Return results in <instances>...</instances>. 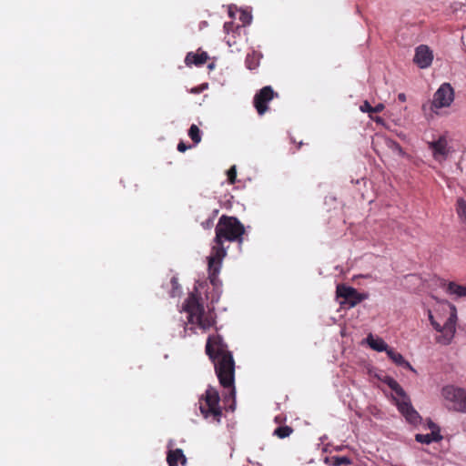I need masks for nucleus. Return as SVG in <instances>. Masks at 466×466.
I'll use <instances>...</instances> for the list:
<instances>
[{"instance_id":"obj_15","label":"nucleus","mask_w":466,"mask_h":466,"mask_svg":"<svg viewBox=\"0 0 466 466\" xmlns=\"http://www.w3.org/2000/svg\"><path fill=\"white\" fill-rule=\"evenodd\" d=\"M208 58V56L206 52H202L200 54L188 53L186 56L185 62L187 66H201L207 62Z\"/></svg>"},{"instance_id":"obj_32","label":"nucleus","mask_w":466,"mask_h":466,"mask_svg":"<svg viewBox=\"0 0 466 466\" xmlns=\"http://www.w3.org/2000/svg\"><path fill=\"white\" fill-rule=\"evenodd\" d=\"M218 212V210H215L214 213H213V216L211 218H215V217L217 216Z\"/></svg>"},{"instance_id":"obj_5","label":"nucleus","mask_w":466,"mask_h":466,"mask_svg":"<svg viewBox=\"0 0 466 466\" xmlns=\"http://www.w3.org/2000/svg\"><path fill=\"white\" fill-rule=\"evenodd\" d=\"M441 395L451 404L450 410L466 413V389L448 385L442 388Z\"/></svg>"},{"instance_id":"obj_11","label":"nucleus","mask_w":466,"mask_h":466,"mask_svg":"<svg viewBox=\"0 0 466 466\" xmlns=\"http://www.w3.org/2000/svg\"><path fill=\"white\" fill-rule=\"evenodd\" d=\"M399 410L411 424H418L420 421V416L412 407L409 398L400 400L397 402Z\"/></svg>"},{"instance_id":"obj_22","label":"nucleus","mask_w":466,"mask_h":466,"mask_svg":"<svg viewBox=\"0 0 466 466\" xmlns=\"http://www.w3.org/2000/svg\"><path fill=\"white\" fill-rule=\"evenodd\" d=\"M332 460H333V465L334 466H340L342 464H350L351 463V461L350 458L346 457V456H341V457H332Z\"/></svg>"},{"instance_id":"obj_8","label":"nucleus","mask_w":466,"mask_h":466,"mask_svg":"<svg viewBox=\"0 0 466 466\" xmlns=\"http://www.w3.org/2000/svg\"><path fill=\"white\" fill-rule=\"evenodd\" d=\"M454 99V91L449 83H443L435 92L432 106L436 108L449 106Z\"/></svg>"},{"instance_id":"obj_21","label":"nucleus","mask_w":466,"mask_h":466,"mask_svg":"<svg viewBox=\"0 0 466 466\" xmlns=\"http://www.w3.org/2000/svg\"><path fill=\"white\" fill-rule=\"evenodd\" d=\"M387 355L397 365H400L404 360L403 356L400 353L396 352L393 349H390Z\"/></svg>"},{"instance_id":"obj_29","label":"nucleus","mask_w":466,"mask_h":466,"mask_svg":"<svg viewBox=\"0 0 466 466\" xmlns=\"http://www.w3.org/2000/svg\"><path fill=\"white\" fill-rule=\"evenodd\" d=\"M429 428L432 431H436L437 429H440L433 421L429 420Z\"/></svg>"},{"instance_id":"obj_2","label":"nucleus","mask_w":466,"mask_h":466,"mask_svg":"<svg viewBox=\"0 0 466 466\" xmlns=\"http://www.w3.org/2000/svg\"><path fill=\"white\" fill-rule=\"evenodd\" d=\"M206 352L215 362V370L219 380V383L224 388L232 387L231 394H235V389L233 387L235 362L232 354L221 349H218L217 353H215L210 343V339H208L207 342Z\"/></svg>"},{"instance_id":"obj_25","label":"nucleus","mask_w":466,"mask_h":466,"mask_svg":"<svg viewBox=\"0 0 466 466\" xmlns=\"http://www.w3.org/2000/svg\"><path fill=\"white\" fill-rule=\"evenodd\" d=\"M213 224H214V218H209L206 221H203L201 223L203 228H205V229L211 228L213 227Z\"/></svg>"},{"instance_id":"obj_3","label":"nucleus","mask_w":466,"mask_h":466,"mask_svg":"<svg viewBox=\"0 0 466 466\" xmlns=\"http://www.w3.org/2000/svg\"><path fill=\"white\" fill-rule=\"evenodd\" d=\"M183 309L188 314V322L198 324L203 329L210 327V322L204 318V308L199 303V298L194 292L186 299Z\"/></svg>"},{"instance_id":"obj_13","label":"nucleus","mask_w":466,"mask_h":466,"mask_svg":"<svg viewBox=\"0 0 466 466\" xmlns=\"http://www.w3.org/2000/svg\"><path fill=\"white\" fill-rule=\"evenodd\" d=\"M416 441L423 444H430L433 441H440L442 440V436L441 435V430L437 429L436 431H432L428 434H420L418 433L415 435Z\"/></svg>"},{"instance_id":"obj_10","label":"nucleus","mask_w":466,"mask_h":466,"mask_svg":"<svg viewBox=\"0 0 466 466\" xmlns=\"http://www.w3.org/2000/svg\"><path fill=\"white\" fill-rule=\"evenodd\" d=\"M433 60V52L426 45H420L415 49L413 62L421 69L428 68Z\"/></svg>"},{"instance_id":"obj_17","label":"nucleus","mask_w":466,"mask_h":466,"mask_svg":"<svg viewBox=\"0 0 466 466\" xmlns=\"http://www.w3.org/2000/svg\"><path fill=\"white\" fill-rule=\"evenodd\" d=\"M387 385L400 397H401V400L407 399V394L402 389V387L392 378H387L385 380Z\"/></svg>"},{"instance_id":"obj_28","label":"nucleus","mask_w":466,"mask_h":466,"mask_svg":"<svg viewBox=\"0 0 466 466\" xmlns=\"http://www.w3.org/2000/svg\"><path fill=\"white\" fill-rule=\"evenodd\" d=\"M189 147H191V146H188V147H187V146H186V145H185V143H183V142H180V143L177 145V150H178V151H180V152H185V151H186L187 148H189Z\"/></svg>"},{"instance_id":"obj_27","label":"nucleus","mask_w":466,"mask_h":466,"mask_svg":"<svg viewBox=\"0 0 466 466\" xmlns=\"http://www.w3.org/2000/svg\"><path fill=\"white\" fill-rule=\"evenodd\" d=\"M390 147H391L394 150L398 151L400 154H401V153H402V149H401L400 146L398 143H396V142H394V141H390Z\"/></svg>"},{"instance_id":"obj_1","label":"nucleus","mask_w":466,"mask_h":466,"mask_svg":"<svg viewBox=\"0 0 466 466\" xmlns=\"http://www.w3.org/2000/svg\"><path fill=\"white\" fill-rule=\"evenodd\" d=\"M245 228L240 221L234 217L223 215L216 226V236L211 254L208 260V279L213 286L218 282V274L221 268L223 258L227 255L226 248L223 246L225 240L237 241L239 244L243 241Z\"/></svg>"},{"instance_id":"obj_36","label":"nucleus","mask_w":466,"mask_h":466,"mask_svg":"<svg viewBox=\"0 0 466 466\" xmlns=\"http://www.w3.org/2000/svg\"><path fill=\"white\" fill-rule=\"evenodd\" d=\"M242 15L244 16V19H247V18H248V15H247L243 14Z\"/></svg>"},{"instance_id":"obj_20","label":"nucleus","mask_w":466,"mask_h":466,"mask_svg":"<svg viewBox=\"0 0 466 466\" xmlns=\"http://www.w3.org/2000/svg\"><path fill=\"white\" fill-rule=\"evenodd\" d=\"M293 430L289 426H281L275 430L274 434L280 439L289 437L292 433Z\"/></svg>"},{"instance_id":"obj_18","label":"nucleus","mask_w":466,"mask_h":466,"mask_svg":"<svg viewBox=\"0 0 466 466\" xmlns=\"http://www.w3.org/2000/svg\"><path fill=\"white\" fill-rule=\"evenodd\" d=\"M384 108V105L380 103L375 106H371L370 104L368 101H364V103L360 106V110L362 112H368V113H379L382 111Z\"/></svg>"},{"instance_id":"obj_14","label":"nucleus","mask_w":466,"mask_h":466,"mask_svg":"<svg viewBox=\"0 0 466 466\" xmlns=\"http://www.w3.org/2000/svg\"><path fill=\"white\" fill-rule=\"evenodd\" d=\"M367 342L372 350L378 352L386 351L388 353V350L390 349L382 339L374 338L371 334L368 336Z\"/></svg>"},{"instance_id":"obj_7","label":"nucleus","mask_w":466,"mask_h":466,"mask_svg":"<svg viewBox=\"0 0 466 466\" xmlns=\"http://www.w3.org/2000/svg\"><path fill=\"white\" fill-rule=\"evenodd\" d=\"M336 293L338 297L344 299L340 305H345L348 308H353L369 298L367 293H359L354 288L344 285H339Z\"/></svg>"},{"instance_id":"obj_6","label":"nucleus","mask_w":466,"mask_h":466,"mask_svg":"<svg viewBox=\"0 0 466 466\" xmlns=\"http://www.w3.org/2000/svg\"><path fill=\"white\" fill-rule=\"evenodd\" d=\"M451 313L442 326L440 323H438L435 319H431V325L433 326V328L438 332L441 333V335L437 338V341L443 345H448L451 343L456 331V308L455 306L451 305Z\"/></svg>"},{"instance_id":"obj_33","label":"nucleus","mask_w":466,"mask_h":466,"mask_svg":"<svg viewBox=\"0 0 466 466\" xmlns=\"http://www.w3.org/2000/svg\"><path fill=\"white\" fill-rule=\"evenodd\" d=\"M429 319H430V320H431V319H433V316L431 315V312L429 313Z\"/></svg>"},{"instance_id":"obj_16","label":"nucleus","mask_w":466,"mask_h":466,"mask_svg":"<svg viewBox=\"0 0 466 466\" xmlns=\"http://www.w3.org/2000/svg\"><path fill=\"white\" fill-rule=\"evenodd\" d=\"M447 292L457 297H466V287L455 282H449L446 288Z\"/></svg>"},{"instance_id":"obj_19","label":"nucleus","mask_w":466,"mask_h":466,"mask_svg":"<svg viewBox=\"0 0 466 466\" xmlns=\"http://www.w3.org/2000/svg\"><path fill=\"white\" fill-rule=\"evenodd\" d=\"M188 136L195 145L201 141L200 130L197 125H192L188 130Z\"/></svg>"},{"instance_id":"obj_26","label":"nucleus","mask_w":466,"mask_h":466,"mask_svg":"<svg viewBox=\"0 0 466 466\" xmlns=\"http://www.w3.org/2000/svg\"><path fill=\"white\" fill-rule=\"evenodd\" d=\"M400 366L404 367V368L411 370L414 373H417V370L405 359L403 360V361L401 362V364Z\"/></svg>"},{"instance_id":"obj_34","label":"nucleus","mask_w":466,"mask_h":466,"mask_svg":"<svg viewBox=\"0 0 466 466\" xmlns=\"http://www.w3.org/2000/svg\"><path fill=\"white\" fill-rule=\"evenodd\" d=\"M250 20H251V16L249 15V16H248L247 23H249V22H250Z\"/></svg>"},{"instance_id":"obj_4","label":"nucleus","mask_w":466,"mask_h":466,"mask_svg":"<svg viewBox=\"0 0 466 466\" xmlns=\"http://www.w3.org/2000/svg\"><path fill=\"white\" fill-rule=\"evenodd\" d=\"M219 400L220 398L218 391L215 388L209 387L206 390L204 399L199 402V410L202 415L205 418L213 416L214 420L219 421L222 415V410L219 407Z\"/></svg>"},{"instance_id":"obj_24","label":"nucleus","mask_w":466,"mask_h":466,"mask_svg":"<svg viewBox=\"0 0 466 466\" xmlns=\"http://www.w3.org/2000/svg\"><path fill=\"white\" fill-rule=\"evenodd\" d=\"M177 462H180L182 466H186L187 464V458L181 449H177Z\"/></svg>"},{"instance_id":"obj_9","label":"nucleus","mask_w":466,"mask_h":466,"mask_svg":"<svg viewBox=\"0 0 466 466\" xmlns=\"http://www.w3.org/2000/svg\"><path fill=\"white\" fill-rule=\"evenodd\" d=\"M274 97V91L271 86H264L254 96V106L256 107L258 115H264L268 109L267 103Z\"/></svg>"},{"instance_id":"obj_30","label":"nucleus","mask_w":466,"mask_h":466,"mask_svg":"<svg viewBox=\"0 0 466 466\" xmlns=\"http://www.w3.org/2000/svg\"><path fill=\"white\" fill-rule=\"evenodd\" d=\"M398 97H399V99L400 101H405L406 100V96L404 94H402V93L400 94Z\"/></svg>"},{"instance_id":"obj_31","label":"nucleus","mask_w":466,"mask_h":466,"mask_svg":"<svg viewBox=\"0 0 466 466\" xmlns=\"http://www.w3.org/2000/svg\"><path fill=\"white\" fill-rule=\"evenodd\" d=\"M462 429L466 431V418L462 420Z\"/></svg>"},{"instance_id":"obj_23","label":"nucleus","mask_w":466,"mask_h":466,"mask_svg":"<svg viewBox=\"0 0 466 466\" xmlns=\"http://www.w3.org/2000/svg\"><path fill=\"white\" fill-rule=\"evenodd\" d=\"M237 177V169L236 167H231L228 171V177L230 184H234L236 182Z\"/></svg>"},{"instance_id":"obj_12","label":"nucleus","mask_w":466,"mask_h":466,"mask_svg":"<svg viewBox=\"0 0 466 466\" xmlns=\"http://www.w3.org/2000/svg\"><path fill=\"white\" fill-rule=\"evenodd\" d=\"M430 147L432 150L434 158L439 162L444 161L449 156L450 150L447 147V141L443 137L430 143Z\"/></svg>"},{"instance_id":"obj_35","label":"nucleus","mask_w":466,"mask_h":466,"mask_svg":"<svg viewBox=\"0 0 466 466\" xmlns=\"http://www.w3.org/2000/svg\"><path fill=\"white\" fill-rule=\"evenodd\" d=\"M213 66H214V65H213V64H210V65L208 66V68H210V69H211V68H213Z\"/></svg>"}]
</instances>
